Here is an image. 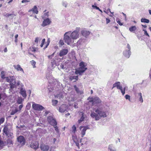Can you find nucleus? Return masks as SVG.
<instances>
[{
  "instance_id": "34",
  "label": "nucleus",
  "mask_w": 151,
  "mask_h": 151,
  "mask_svg": "<svg viewBox=\"0 0 151 151\" xmlns=\"http://www.w3.org/2000/svg\"><path fill=\"white\" fill-rule=\"evenodd\" d=\"M48 16V12H47L44 13V15L42 16V18L43 19H47Z\"/></svg>"
},
{
  "instance_id": "25",
  "label": "nucleus",
  "mask_w": 151,
  "mask_h": 151,
  "mask_svg": "<svg viewBox=\"0 0 151 151\" xmlns=\"http://www.w3.org/2000/svg\"><path fill=\"white\" fill-rule=\"evenodd\" d=\"M10 83H16L15 78L14 76H10Z\"/></svg>"
},
{
  "instance_id": "36",
  "label": "nucleus",
  "mask_w": 151,
  "mask_h": 151,
  "mask_svg": "<svg viewBox=\"0 0 151 151\" xmlns=\"http://www.w3.org/2000/svg\"><path fill=\"white\" fill-rule=\"evenodd\" d=\"M5 72L4 71H1V78L2 79H4L5 78Z\"/></svg>"
},
{
  "instance_id": "49",
  "label": "nucleus",
  "mask_w": 151,
  "mask_h": 151,
  "mask_svg": "<svg viewBox=\"0 0 151 151\" xmlns=\"http://www.w3.org/2000/svg\"><path fill=\"white\" fill-rule=\"evenodd\" d=\"M59 44L60 45V46H62L64 44V42L63 40H60L59 42Z\"/></svg>"
},
{
  "instance_id": "19",
  "label": "nucleus",
  "mask_w": 151,
  "mask_h": 151,
  "mask_svg": "<svg viewBox=\"0 0 151 151\" xmlns=\"http://www.w3.org/2000/svg\"><path fill=\"white\" fill-rule=\"evenodd\" d=\"M30 147L32 148L36 149L39 147L38 143L37 142H32L30 145Z\"/></svg>"
},
{
  "instance_id": "31",
  "label": "nucleus",
  "mask_w": 151,
  "mask_h": 151,
  "mask_svg": "<svg viewBox=\"0 0 151 151\" xmlns=\"http://www.w3.org/2000/svg\"><path fill=\"white\" fill-rule=\"evenodd\" d=\"M55 97H56L59 99H61L63 98V95L62 93H60L55 96Z\"/></svg>"
},
{
  "instance_id": "18",
  "label": "nucleus",
  "mask_w": 151,
  "mask_h": 151,
  "mask_svg": "<svg viewBox=\"0 0 151 151\" xmlns=\"http://www.w3.org/2000/svg\"><path fill=\"white\" fill-rule=\"evenodd\" d=\"M79 115L81 118L80 119L78 120V122L79 123H80L84 120L85 117L84 115V113L83 112H80L79 113Z\"/></svg>"
},
{
  "instance_id": "46",
  "label": "nucleus",
  "mask_w": 151,
  "mask_h": 151,
  "mask_svg": "<svg viewBox=\"0 0 151 151\" xmlns=\"http://www.w3.org/2000/svg\"><path fill=\"white\" fill-rule=\"evenodd\" d=\"M65 63L62 64L60 65L61 68L62 69H65L66 68V67L65 66Z\"/></svg>"
},
{
  "instance_id": "29",
  "label": "nucleus",
  "mask_w": 151,
  "mask_h": 151,
  "mask_svg": "<svg viewBox=\"0 0 151 151\" xmlns=\"http://www.w3.org/2000/svg\"><path fill=\"white\" fill-rule=\"evenodd\" d=\"M137 29L136 26H132L129 28V30L131 32H133L134 33V31Z\"/></svg>"
},
{
  "instance_id": "42",
  "label": "nucleus",
  "mask_w": 151,
  "mask_h": 151,
  "mask_svg": "<svg viewBox=\"0 0 151 151\" xmlns=\"http://www.w3.org/2000/svg\"><path fill=\"white\" fill-rule=\"evenodd\" d=\"M92 7L93 8H94V9H96L97 10H99L101 13H102V11L101 10L99 7H97V6H94V5H92Z\"/></svg>"
},
{
  "instance_id": "3",
  "label": "nucleus",
  "mask_w": 151,
  "mask_h": 151,
  "mask_svg": "<svg viewBox=\"0 0 151 151\" xmlns=\"http://www.w3.org/2000/svg\"><path fill=\"white\" fill-rule=\"evenodd\" d=\"M80 29V27H77L75 30L73 31L72 32H71L70 35L72 39L76 40L79 37V32Z\"/></svg>"
},
{
  "instance_id": "22",
  "label": "nucleus",
  "mask_w": 151,
  "mask_h": 151,
  "mask_svg": "<svg viewBox=\"0 0 151 151\" xmlns=\"http://www.w3.org/2000/svg\"><path fill=\"white\" fill-rule=\"evenodd\" d=\"M14 68L18 71H20L24 73V71L22 68L21 67L20 65H14Z\"/></svg>"
},
{
  "instance_id": "62",
  "label": "nucleus",
  "mask_w": 151,
  "mask_h": 151,
  "mask_svg": "<svg viewBox=\"0 0 151 151\" xmlns=\"http://www.w3.org/2000/svg\"><path fill=\"white\" fill-rule=\"evenodd\" d=\"M117 23L120 26H122V24L121 23L120 21L119 20H118L117 21Z\"/></svg>"
},
{
  "instance_id": "9",
  "label": "nucleus",
  "mask_w": 151,
  "mask_h": 151,
  "mask_svg": "<svg viewBox=\"0 0 151 151\" xmlns=\"http://www.w3.org/2000/svg\"><path fill=\"white\" fill-rule=\"evenodd\" d=\"M40 148L42 151H48L49 150L50 147L48 145L42 144L40 145ZM49 151H52V150H50Z\"/></svg>"
},
{
  "instance_id": "7",
  "label": "nucleus",
  "mask_w": 151,
  "mask_h": 151,
  "mask_svg": "<svg viewBox=\"0 0 151 151\" xmlns=\"http://www.w3.org/2000/svg\"><path fill=\"white\" fill-rule=\"evenodd\" d=\"M32 103L33 104L32 106L35 110L41 111L44 109L43 106L40 104H35L34 102H32Z\"/></svg>"
},
{
  "instance_id": "26",
  "label": "nucleus",
  "mask_w": 151,
  "mask_h": 151,
  "mask_svg": "<svg viewBox=\"0 0 151 151\" xmlns=\"http://www.w3.org/2000/svg\"><path fill=\"white\" fill-rule=\"evenodd\" d=\"M8 139H7L6 142L7 144L11 145L13 144V140H12L13 138H7Z\"/></svg>"
},
{
  "instance_id": "44",
  "label": "nucleus",
  "mask_w": 151,
  "mask_h": 151,
  "mask_svg": "<svg viewBox=\"0 0 151 151\" xmlns=\"http://www.w3.org/2000/svg\"><path fill=\"white\" fill-rule=\"evenodd\" d=\"M74 88L75 89V91H76L77 93H79L80 92V90L78 88H77L76 85H74Z\"/></svg>"
},
{
  "instance_id": "39",
  "label": "nucleus",
  "mask_w": 151,
  "mask_h": 151,
  "mask_svg": "<svg viewBox=\"0 0 151 151\" xmlns=\"http://www.w3.org/2000/svg\"><path fill=\"white\" fill-rule=\"evenodd\" d=\"M52 105L55 106L58 103V101L56 100H53L52 101Z\"/></svg>"
},
{
  "instance_id": "28",
  "label": "nucleus",
  "mask_w": 151,
  "mask_h": 151,
  "mask_svg": "<svg viewBox=\"0 0 151 151\" xmlns=\"http://www.w3.org/2000/svg\"><path fill=\"white\" fill-rule=\"evenodd\" d=\"M86 64L83 62H81L79 64L80 68H86Z\"/></svg>"
},
{
  "instance_id": "1",
  "label": "nucleus",
  "mask_w": 151,
  "mask_h": 151,
  "mask_svg": "<svg viewBox=\"0 0 151 151\" xmlns=\"http://www.w3.org/2000/svg\"><path fill=\"white\" fill-rule=\"evenodd\" d=\"M94 111L91 112L90 116L96 121L99 120L102 117H106L107 116V111L104 106H100L96 109L95 108Z\"/></svg>"
},
{
  "instance_id": "2",
  "label": "nucleus",
  "mask_w": 151,
  "mask_h": 151,
  "mask_svg": "<svg viewBox=\"0 0 151 151\" xmlns=\"http://www.w3.org/2000/svg\"><path fill=\"white\" fill-rule=\"evenodd\" d=\"M3 135H6L7 138H14L12 129L9 128L7 126H5L3 130Z\"/></svg>"
},
{
  "instance_id": "52",
  "label": "nucleus",
  "mask_w": 151,
  "mask_h": 151,
  "mask_svg": "<svg viewBox=\"0 0 151 151\" xmlns=\"http://www.w3.org/2000/svg\"><path fill=\"white\" fill-rule=\"evenodd\" d=\"M143 31L144 32V34H145L149 38L150 37V36L147 33V30L146 29H143Z\"/></svg>"
},
{
  "instance_id": "48",
  "label": "nucleus",
  "mask_w": 151,
  "mask_h": 151,
  "mask_svg": "<svg viewBox=\"0 0 151 151\" xmlns=\"http://www.w3.org/2000/svg\"><path fill=\"white\" fill-rule=\"evenodd\" d=\"M126 87H124L123 90L122 89V87L121 88V89H119L121 91V93H122V95H124L125 93V90Z\"/></svg>"
},
{
  "instance_id": "54",
  "label": "nucleus",
  "mask_w": 151,
  "mask_h": 151,
  "mask_svg": "<svg viewBox=\"0 0 151 151\" xmlns=\"http://www.w3.org/2000/svg\"><path fill=\"white\" fill-rule=\"evenodd\" d=\"M54 127L55 128V130L56 132L57 133H58L59 132V130L58 129V127L56 125L55 126H54Z\"/></svg>"
},
{
  "instance_id": "43",
  "label": "nucleus",
  "mask_w": 151,
  "mask_h": 151,
  "mask_svg": "<svg viewBox=\"0 0 151 151\" xmlns=\"http://www.w3.org/2000/svg\"><path fill=\"white\" fill-rule=\"evenodd\" d=\"M22 98H19L17 100V103L18 104H22Z\"/></svg>"
},
{
  "instance_id": "11",
  "label": "nucleus",
  "mask_w": 151,
  "mask_h": 151,
  "mask_svg": "<svg viewBox=\"0 0 151 151\" xmlns=\"http://www.w3.org/2000/svg\"><path fill=\"white\" fill-rule=\"evenodd\" d=\"M87 69V68H81L80 67L77 70H76L75 73L77 75L79 74L81 75Z\"/></svg>"
},
{
  "instance_id": "40",
  "label": "nucleus",
  "mask_w": 151,
  "mask_h": 151,
  "mask_svg": "<svg viewBox=\"0 0 151 151\" xmlns=\"http://www.w3.org/2000/svg\"><path fill=\"white\" fill-rule=\"evenodd\" d=\"M52 63V66L53 68H54L55 67L56 65H57V64L56 63V62L55 60H53V61H52L51 62Z\"/></svg>"
},
{
  "instance_id": "60",
  "label": "nucleus",
  "mask_w": 151,
  "mask_h": 151,
  "mask_svg": "<svg viewBox=\"0 0 151 151\" xmlns=\"http://www.w3.org/2000/svg\"><path fill=\"white\" fill-rule=\"evenodd\" d=\"M82 40L81 39H80L77 42L78 44H81V43L82 42Z\"/></svg>"
},
{
  "instance_id": "13",
  "label": "nucleus",
  "mask_w": 151,
  "mask_h": 151,
  "mask_svg": "<svg viewBox=\"0 0 151 151\" xmlns=\"http://www.w3.org/2000/svg\"><path fill=\"white\" fill-rule=\"evenodd\" d=\"M136 97L139 99V101L141 103L143 102V100L142 95V93L140 92H135L134 93Z\"/></svg>"
},
{
  "instance_id": "30",
  "label": "nucleus",
  "mask_w": 151,
  "mask_h": 151,
  "mask_svg": "<svg viewBox=\"0 0 151 151\" xmlns=\"http://www.w3.org/2000/svg\"><path fill=\"white\" fill-rule=\"evenodd\" d=\"M141 21L142 22L146 23H148L150 22L149 19L145 18H142L141 20Z\"/></svg>"
},
{
  "instance_id": "50",
  "label": "nucleus",
  "mask_w": 151,
  "mask_h": 151,
  "mask_svg": "<svg viewBox=\"0 0 151 151\" xmlns=\"http://www.w3.org/2000/svg\"><path fill=\"white\" fill-rule=\"evenodd\" d=\"M125 98L126 99H128L129 101H130V96L129 95H126L125 96Z\"/></svg>"
},
{
  "instance_id": "38",
  "label": "nucleus",
  "mask_w": 151,
  "mask_h": 151,
  "mask_svg": "<svg viewBox=\"0 0 151 151\" xmlns=\"http://www.w3.org/2000/svg\"><path fill=\"white\" fill-rule=\"evenodd\" d=\"M16 16V15L14 14L13 12L12 14L7 13L4 15V16L6 17H9V16Z\"/></svg>"
},
{
  "instance_id": "15",
  "label": "nucleus",
  "mask_w": 151,
  "mask_h": 151,
  "mask_svg": "<svg viewBox=\"0 0 151 151\" xmlns=\"http://www.w3.org/2000/svg\"><path fill=\"white\" fill-rule=\"evenodd\" d=\"M67 106L65 104H62L59 108V111L61 113L65 112L67 109Z\"/></svg>"
},
{
  "instance_id": "16",
  "label": "nucleus",
  "mask_w": 151,
  "mask_h": 151,
  "mask_svg": "<svg viewBox=\"0 0 151 151\" xmlns=\"http://www.w3.org/2000/svg\"><path fill=\"white\" fill-rule=\"evenodd\" d=\"M88 129V128L87 127H84L81 126L80 127V129L81 131V135L82 137H83L84 135H85L87 129Z\"/></svg>"
},
{
  "instance_id": "17",
  "label": "nucleus",
  "mask_w": 151,
  "mask_h": 151,
  "mask_svg": "<svg viewBox=\"0 0 151 151\" xmlns=\"http://www.w3.org/2000/svg\"><path fill=\"white\" fill-rule=\"evenodd\" d=\"M81 33L83 36L85 37H87L90 34L89 31L86 30H83L81 31Z\"/></svg>"
},
{
  "instance_id": "8",
  "label": "nucleus",
  "mask_w": 151,
  "mask_h": 151,
  "mask_svg": "<svg viewBox=\"0 0 151 151\" xmlns=\"http://www.w3.org/2000/svg\"><path fill=\"white\" fill-rule=\"evenodd\" d=\"M90 101L92 102L93 105H94L95 104H97L100 103L101 101L98 97H95L92 98Z\"/></svg>"
},
{
  "instance_id": "20",
  "label": "nucleus",
  "mask_w": 151,
  "mask_h": 151,
  "mask_svg": "<svg viewBox=\"0 0 151 151\" xmlns=\"http://www.w3.org/2000/svg\"><path fill=\"white\" fill-rule=\"evenodd\" d=\"M112 88L116 87L118 89H121L122 87L120 86V83L119 82H116L114 84H113V86Z\"/></svg>"
},
{
  "instance_id": "23",
  "label": "nucleus",
  "mask_w": 151,
  "mask_h": 151,
  "mask_svg": "<svg viewBox=\"0 0 151 151\" xmlns=\"http://www.w3.org/2000/svg\"><path fill=\"white\" fill-rule=\"evenodd\" d=\"M31 11L33 12L34 13L36 14H37L38 13V11L37 10V6H35L33 8L29 11V12Z\"/></svg>"
},
{
  "instance_id": "27",
  "label": "nucleus",
  "mask_w": 151,
  "mask_h": 151,
  "mask_svg": "<svg viewBox=\"0 0 151 151\" xmlns=\"http://www.w3.org/2000/svg\"><path fill=\"white\" fill-rule=\"evenodd\" d=\"M78 78V76H70L69 77V79L70 81H72L73 80H77Z\"/></svg>"
},
{
  "instance_id": "10",
  "label": "nucleus",
  "mask_w": 151,
  "mask_h": 151,
  "mask_svg": "<svg viewBox=\"0 0 151 151\" xmlns=\"http://www.w3.org/2000/svg\"><path fill=\"white\" fill-rule=\"evenodd\" d=\"M44 20L41 24L42 27H44L47 25L50 24L51 22V21L49 18L43 19Z\"/></svg>"
},
{
  "instance_id": "6",
  "label": "nucleus",
  "mask_w": 151,
  "mask_h": 151,
  "mask_svg": "<svg viewBox=\"0 0 151 151\" xmlns=\"http://www.w3.org/2000/svg\"><path fill=\"white\" fill-rule=\"evenodd\" d=\"M48 123L53 126L57 125V123L55 120L52 116H49L47 118Z\"/></svg>"
},
{
  "instance_id": "58",
  "label": "nucleus",
  "mask_w": 151,
  "mask_h": 151,
  "mask_svg": "<svg viewBox=\"0 0 151 151\" xmlns=\"http://www.w3.org/2000/svg\"><path fill=\"white\" fill-rule=\"evenodd\" d=\"M67 3L65 1H63V5L65 7H66L67 5Z\"/></svg>"
},
{
  "instance_id": "33",
  "label": "nucleus",
  "mask_w": 151,
  "mask_h": 151,
  "mask_svg": "<svg viewBox=\"0 0 151 151\" xmlns=\"http://www.w3.org/2000/svg\"><path fill=\"white\" fill-rule=\"evenodd\" d=\"M19 111V110L17 108H15L14 110H12L10 113L11 115H13Z\"/></svg>"
},
{
  "instance_id": "56",
  "label": "nucleus",
  "mask_w": 151,
  "mask_h": 151,
  "mask_svg": "<svg viewBox=\"0 0 151 151\" xmlns=\"http://www.w3.org/2000/svg\"><path fill=\"white\" fill-rule=\"evenodd\" d=\"M5 79H6V80L7 82L9 83L10 79V76L5 77Z\"/></svg>"
},
{
  "instance_id": "64",
  "label": "nucleus",
  "mask_w": 151,
  "mask_h": 151,
  "mask_svg": "<svg viewBox=\"0 0 151 151\" xmlns=\"http://www.w3.org/2000/svg\"><path fill=\"white\" fill-rule=\"evenodd\" d=\"M49 113V111H46L45 112L44 115H46Z\"/></svg>"
},
{
  "instance_id": "51",
  "label": "nucleus",
  "mask_w": 151,
  "mask_h": 151,
  "mask_svg": "<svg viewBox=\"0 0 151 151\" xmlns=\"http://www.w3.org/2000/svg\"><path fill=\"white\" fill-rule=\"evenodd\" d=\"M31 63L32 65L33 66V68H35V65L36 63V62L34 60H32L31 61Z\"/></svg>"
},
{
  "instance_id": "41",
  "label": "nucleus",
  "mask_w": 151,
  "mask_h": 151,
  "mask_svg": "<svg viewBox=\"0 0 151 151\" xmlns=\"http://www.w3.org/2000/svg\"><path fill=\"white\" fill-rule=\"evenodd\" d=\"M72 132L73 134H75L76 130V127L75 125L73 126L72 127Z\"/></svg>"
},
{
  "instance_id": "53",
  "label": "nucleus",
  "mask_w": 151,
  "mask_h": 151,
  "mask_svg": "<svg viewBox=\"0 0 151 151\" xmlns=\"http://www.w3.org/2000/svg\"><path fill=\"white\" fill-rule=\"evenodd\" d=\"M5 119L4 118H1L0 119V125L3 123Z\"/></svg>"
},
{
  "instance_id": "47",
  "label": "nucleus",
  "mask_w": 151,
  "mask_h": 151,
  "mask_svg": "<svg viewBox=\"0 0 151 151\" xmlns=\"http://www.w3.org/2000/svg\"><path fill=\"white\" fill-rule=\"evenodd\" d=\"M55 81L56 82L57 84L58 85V86H59V87H60L62 85V84H61V83H60L58 80L57 79H55Z\"/></svg>"
},
{
  "instance_id": "12",
  "label": "nucleus",
  "mask_w": 151,
  "mask_h": 151,
  "mask_svg": "<svg viewBox=\"0 0 151 151\" xmlns=\"http://www.w3.org/2000/svg\"><path fill=\"white\" fill-rule=\"evenodd\" d=\"M17 140L22 145H24L25 140L22 136H20L17 138Z\"/></svg>"
},
{
  "instance_id": "63",
  "label": "nucleus",
  "mask_w": 151,
  "mask_h": 151,
  "mask_svg": "<svg viewBox=\"0 0 151 151\" xmlns=\"http://www.w3.org/2000/svg\"><path fill=\"white\" fill-rule=\"evenodd\" d=\"M29 1H28L27 0H22V3H24L25 2H29Z\"/></svg>"
},
{
  "instance_id": "57",
  "label": "nucleus",
  "mask_w": 151,
  "mask_h": 151,
  "mask_svg": "<svg viewBox=\"0 0 151 151\" xmlns=\"http://www.w3.org/2000/svg\"><path fill=\"white\" fill-rule=\"evenodd\" d=\"M45 41V39H43L42 41V43L40 45V46L41 47H43V46L44 44V43Z\"/></svg>"
},
{
  "instance_id": "32",
  "label": "nucleus",
  "mask_w": 151,
  "mask_h": 151,
  "mask_svg": "<svg viewBox=\"0 0 151 151\" xmlns=\"http://www.w3.org/2000/svg\"><path fill=\"white\" fill-rule=\"evenodd\" d=\"M5 143H6L5 142L1 141L0 140V150L2 149L4 146L5 145Z\"/></svg>"
},
{
  "instance_id": "45",
  "label": "nucleus",
  "mask_w": 151,
  "mask_h": 151,
  "mask_svg": "<svg viewBox=\"0 0 151 151\" xmlns=\"http://www.w3.org/2000/svg\"><path fill=\"white\" fill-rule=\"evenodd\" d=\"M41 40V38L40 37H37L35 38V43H37L39 41L40 42V40Z\"/></svg>"
},
{
  "instance_id": "21",
  "label": "nucleus",
  "mask_w": 151,
  "mask_h": 151,
  "mask_svg": "<svg viewBox=\"0 0 151 151\" xmlns=\"http://www.w3.org/2000/svg\"><path fill=\"white\" fill-rule=\"evenodd\" d=\"M20 93L24 97H26L27 96L26 91L23 87H22L20 88Z\"/></svg>"
},
{
  "instance_id": "55",
  "label": "nucleus",
  "mask_w": 151,
  "mask_h": 151,
  "mask_svg": "<svg viewBox=\"0 0 151 151\" xmlns=\"http://www.w3.org/2000/svg\"><path fill=\"white\" fill-rule=\"evenodd\" d=\"M109 151H114L112 149V146L111 145H109Z\"/></svg>"
},
{
  "instance_id": "37",
  "label": "nucleus",
  "mask_w": 151,
  "mask_h": 151,
  "mask_svg": "<svg viewBox=\"0 0 151 151\" xmlns=\"http://www.w3.org/2000/svg\"><path fill=\"white\" fill-rule=\"evenodd\" d=\"M30 50L32 52L36 51L37 50V48L35 47H30L29 48Z\"/></svg>"
},
{
  "instance_id": "35",
  "label": "nucleus",
  "mask_w": 151,
  "mask_h": 151,
  "mask_svg": "<svg viewBox=\"0 0 151 151\" xmlns=\"http://www.w3.org/2000/svg\"><path fill=\"white\" fill-rule=\"evenodd\" d=\"M16 83H10L9 85L10 86V88L11 89H13L15 87Z\"/></svg>"
},
{
  "instance_id": "24",
  "label": "nucleus",
  "mask_w": 151,
  "mask_h": 151,
  "mask_svg": "<svg viewBox=\"0 0 151 151\" xmlns=\"http://www.w3.org/2000/svg\"><path fill=\"white\" fill-rule=\"evenodd\" d=\"M16 87H19L20 88L24 87V85L21 83L20 81H18L15 84Z\"/></svg>"
},
{
  "instance_id": "59",
  "label": "nucleus",
  "mask_w": 151,
  "mask_h": 151,
  "mask_svg": "<svg viewBox=\"0 0 151 151\" xmlns=\"http://www.w3.org/2000/svg\"><path fill=\"white\" fill-rule=\"evenodd\" d=\"M23 105L22 104H21L19 106V111H20L21 110L22 108Z\"/></svg>"
},
{
  "instance_id": "61",
  "label": "nucleus",
  "mask_w": 151,
  "mask_h": 151,
  "mask_svg": "<svg viewBox=\"0 0 151 151\" xmlns=\"http://www.w3.org/2000/svg\"><path fill=\"white\" fill-rule=\"evenodd\" d=\"M110 22V20L109 19H108L107 18H106V24H108Z\"/></svg>"
},
{
  "instance_id": "4",
  "label": "nucleus",
  "mask_w": 151,
  "mask_h": 151,
  "mask_svg": "<svg viewBox=\"0 0 151 151\" xmlns=\"http://www.w3.org/2000/svg\"><path fill=\"white\" fill-rule=\"evenodd\" d=\"M71 32V31L67 32H65L64 35V39L65 42L68 45H69L72 41V39L71 37L68 35V34L70 35Z\"/></svg>"
},
{
  "instance_id": "5",
  "label": "nucleus",
  "mask_w": 151,
  "mask_h": 151,
  "mask_svg": "<svg viewBox=\"0 0 151 151\" xmlns=\"http://www.w3.org/2000/svg\"><path fill=\"white\" fill-rule=\"evenodd\" d=\"M127 49H126L123 51V54L125 57L128 58L129 57L131 53L130 51L131 47L129 44H127Z\"/></svg>"
},
{
  "instance_id": "14",
  "label": "nucleus",
  "mask_w": 151,
  "mask_h": 151,
  "mask_svg": "<svg viewBox=\"0 0 151 151\" xmlns=\"http://www.w3.org/2000/svg\"><path fill=\"white\" fill-rule=\"evenodd\" d=\"M68 52V50L66 49H64L60 50L59 55L60 56L62 57L64 55H66Z\"/></svg>"
}]
</instances>
